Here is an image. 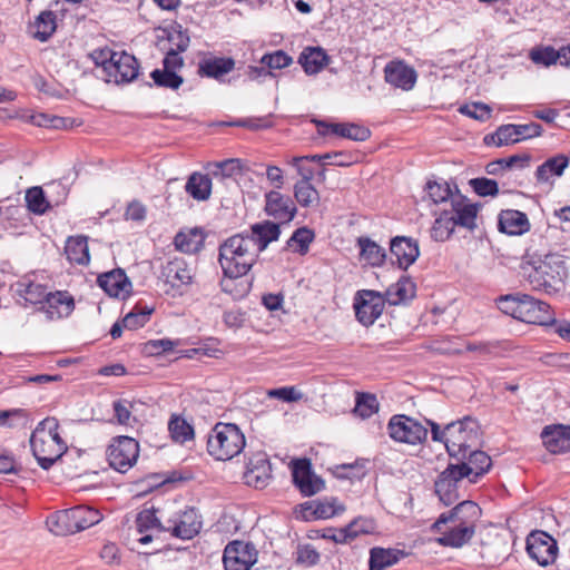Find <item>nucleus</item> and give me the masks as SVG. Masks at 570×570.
Here are the masks:
<instances>
[{"label":"nucleus","instance_id":"obj_1","mask_svg":"<svg viewBox=\"0 0 570 570\" xmlns=\"http://www.w3.org/2000/svg\"><path fill=\"white\" fill-rule=\"evenodd\" d=\"M521 274L532 289L549 295L562 291L568 276L566 262L559 254H547L543 258L523 262Z\"/></svg>","mask_w":570,"mask_h":570},{"label":"nucleus","instance_id":"obj_2","mask_svg":"<svg viewBox=\"0 0 570 570\" xmlns=\"http://www.w3.org/2000/svg\"><path fill=\"white\" fill-rule=\"evenodd\" d=\"M256 243L246 234H236L219 246L218 262L226 277L245 276L259 256Z\"/></svg>","mask_w":570,"mask_h":570},{"label":"nucleus","instance_id":"obj_3","mask_svg":"<svg viewBox=\"0 0 570 570\" xmlns=\"http://www.w3.org/2000/svg\"><path fill=\"white\" fill-rule=\"evenodd\" d=\"M30 446L39 465L48 470L66 451L56 419L41 421L30 436Z\"/></svg>","mask_w":570,"mask_h":570},{"label":"nucleus","instance_id":"obj_4","mask_svg":"<svg viewBox=\"0 0 570 570\" xmlns=\"http://www.w3.org/2000/svg\"><path fill=\"white\" fill-rule=\"evenodd\" d=\"M101 520L100 511L87 505H77L56 512L47 519V525L52 533L67 535L86 530Z\"/></svg>","mask_w":570,"mask_h":570},{"label":"nucleus","instance_id":"obj_5","mask_svg":"<svg viewBox=\"0 0 570 570\" xmlns=\"http://www.w3.org/2000/svg\"><path fill=\"white\" fill-rule=\"evenodd\" d=\"M245 435L234 423H217L207 440L208 453L216 460L227 461L245 448Z\"/></svg>","mask_w":570,"mask_h":570},{"label":"nucleus","instance_id":"obj_6","mask_svg":"<svg viewBox=\"0 0 570 570\" xmlns=\"http://www.w3.org/2000/svg\"><path fill=\"white\" fill-rule=\"evenodd\" d=\"M448 453L451 458L465 460L466 452L480 441V426L475 419L465 416L445 425Z\"/></svg>","mask_w":570,"mask_h":570},{"label":"nucleus","instance_id":"obj_7","mask_svg":"<svg viewBox=\"0 0 570 570\" xmlns=\"http://www.w3.org/2000/svg\"><path fill=\"white\" fill-rule=\"evenodd\" d=\"M390 438L399 443L416 445L428 438V429L417 420L404 414L393 415L387 423Z\"/></svg>","mask_w":570,"mask_h":570},{"label":"nucleus","instance_id":"obj_8","mask_svg":"<svg viewBox=\"0 0 570 570\" xmlns=\"http://www.w3.org/2000/svg\"><path fill=\"white\" fill-rule=\"evenodd\" d=\"M109 465L120 472H127L137 461L139 455L138 442L129 436L115 438L107 449Z\"/></svg>","mask_w":570,"mask_h":570},{"label":"nucleus","instance_id":"obj_9","mask_svg":"<svg viewBox=\"0 0 570 570\" xmlns=\"http://www.w3.org/2000/svg\"><path fill=\"white\" fill-rule=\"evenodd\" d=\"M202 529V518L195 508H185L168 514L165 530L171 535L189 540L194 538Z\"/></svg>","mask_w":570,"mask_h":570},{"label":"nucleus","instance_id":"obj_10","mask_svg":"<svg viewBox=\"0 0 570 570\" xmlns=\"http://www.w3.org/2000/svg\"><path fill=\"white\" fill-rule=\"evenodd\" d=\"M481 515V508L475 502L469 500L462 501L449 512L442 513L433 523L432 530L441 531V527L449 522L475 530Z\"/></svg>","mask_w":570,"mask_h":570},{"label":"nucleus","instance_id":"obj_11","mask_svg":"<svg viewBox=\"0 0 570 570\" xmlns=\"http://www.w3.org/2000/svg\"><path fill=\"white\" fill-rule=\"evenodd\" d=\"M527 552L538 564L547 567L557 559V541L544 531H533L527 538Z\"/></svg>","mask_w":570,"mask_h":570},{"label":"nucleus","instance_id":"obj_12","mask_svg":"<svg viewBox=\"0 0 570 570\" xmlns=\"http://www.w3.org/2000/svg\"><path fill=\"white\" fill-rule=\"evenodd\" d=\"M469 471L465 466L449 464L435 481V493L444 505H451L459 499L458 483Z\"/></svg>","mask_w":570,"mask_h":570},{"label":"nucleus","instance_id":"obj_13","mask_svg":"<svg viewBox=\"0 0 570 570\" xmlns=\"http://www.w3.org/2000/svg\"><path fill=\"white\" fill-rule=\"evenodd\" d=\"M194 277V267L178 257L168 261L160 271V278L165 285L179 293H183V289L193 283Z\"/></svg>","mask_w":570,"mask_h":570},{"label":"nucleus","instance_id":"obj_14","mask_svg":"<svg viewBox=\"0 0 570 570\" xmlns=\"http://www.w3.org/2000/svg\"><path fill=\"white\" fill-rule=\"evenodd\" d=\"M257 560L254 544L233 541L224 550L223 562L226 570H249Z\"/></svg>","mask_w":570,"mask_h":570},{"label":"nucleus","instance_id":"obj_15","mask_svg":"<svg viewBox=\"0 0 570 570\" xmlns=\"http://www.w3.org/2000/svg\"><path fill=\"white\" fill-rule=\"evenodd\" d=\"M519 306V321L538 325H549L554 322L550 305L543 301L522 294Z\"/></svg>","mask_w":570,"mask_h":570},{"label":"nucleus","instance_id":"obj_16","mask_svg":"<svg viewBox=\"0 0 570 570\" xmlns=\"http://www.w3.org/2000/svg\"><path fill=\"white\" fill-rule=\"evenodd\" d=\"M272 479V466L267 454L257 452L248 461L246 472L244 473L245 483L256 489H264Z\"/></svg>","mask_w":570,"mask_h":570},{"label":"nucleus","instance_id":"obj_17","mask_svg":"<svg viewBox=\"0 0 570 570\" xmlns=\"http://www.w3.org/2000/svg\"><path fill=\"white\" fill-rule=\"evenodd\" d=\"M293 481L304 497H312L321 492L325 483L316 475L306 460L295 462L293 468Z\"/></svg>","mask_w":570,"mask_h":570},{"label":"nucleus","instance_id":"obj_18","mask_svg":"<svg viewBox=\"0 0 570 570\" xmlns=\"http://www.w3.org/2000/svg\"><path fill=\"white\" fill-rule=\"evenodd\" d=\"M265 212L279 223H289L295 217L297 208L288 196L271 190L265 195Z\"/></svg>","mask_w":570,"mask_h":570},{"label":"nucleus","instance_id":"obj_19","mask_svg":"<svg viewBox=\"0 0 570 570\" xmlns=\"http://www.w3.org/2000/svg\"><path fill=\"white\" fill-rule=\"evenodd\" d=\"M384 78L387 83L402 90H411L417 78L414 68L402 60L390 61L384 68Z\"/></svg>","mask_w":570,"mask_h":570},{"label":"nucleus","instance_id":"obj_20","mask_svg":"<svg viewBox=\"0 0 570 570\" xmlns=\"http://www.w3.org/2000/svg\"><path fill=\"white\" fill-rule=\"evenodd\" d=\"M383 296L374 291H358V323L368 326L382 314Z\"/></svg>","mask_w":570,"mask_h":570},{"label":"nucleus","instance_id":"obj_21","mask_svg":"<svg viewBox=\"0 0 570 570\" xmlns=\"http://www.w3.org/2000/svg\"><path fill=\"white\" fill-rule=\"evenodd\" d=\"M139 72L137 59L125 51L117 52L112 62V67L108 71V81L116 83L130 82L135 80Z\"/></svg>","mask_w":570,"mask_h":570},{"label":"nucleus","instance_id":"obj_22","mask_svg":"<svg viewBox=\"0 0 570 570\" xmlns=\"http://www.w3.org/2000/svg\"><path fill=\"white\" fill-rule=\"evenodd\" d=\"M390 250L395 257L400 268L407 269L420 256L419 244L415 239L406 236H396L391 239Z\"/></svg>","mask_w":570,"mask_h":570},{"label":"nucleus","instance_id":"obj_23","mask_svg":"<svg viewBox=\"0 0 570 570\" xmlns=\"http://www.w3.org/2000/svg\"><path fill=\"white\" fill-rule=\"evenodd\" d=\"M11 289L16 296L24 301V304L31 305L43 304L48 295L47 286L30 276H23L17 281L11 285Z\"/></svg>","mask_w":570,"mask_h":570},{"label":"nucleus","instance_id":"obj_24","mask_svg":"<svg viewBox=\"0 0 570 570\" xmlns=\"http://www.w3.org/2000/svg\"><path fill=\"white\" fill-rule=\"evenodd\" d=\"M97 283L111 297L125 298L131 289V283L119 268L98 276Z\"/></svg>","mask_w":570,"mask_h":570},{"label":"nucleus","instance_id":"obj_25","mask_svg":"<svg viewBox=\"0 0 570 570\" xmlns=\"http://www.w3.org/2000/svg\"><path fill=\"white\" fill-rule=\"evenodd\" d=\"M544 446L551 453L570 451V428L563 425L546 426L541 433Z\"/></svg>","mask_w":570,"mask_h":570},{"label":"nucleus","instance_id":"obj_26","mask_svg":"<svg viewBox=\"0 0 570 570\" xmlns=\"http://www.w3.org/2000/svg\"><path fill=\"white\" fill-rule=\"evenodd\" d=\"M154 507L142 509L136 517L137 531L141 534L138 539L140 544H147L153 541V535L147 533L150 530L159 532L166 531V521L161 522L157 515Z\"/></svg>","mask_w":570,"mask_h":570},{"label":"nucleus","instance_id":"obj_27","mask_svg":"<svg viewBox=\"0 0 570 570\" xmlns=\"http://www.w3.org/2000/svg\"><path fill=\"white\" fill-rule=\"evenodd\" d=\"M235 68L230 57H206L198 65V73L203 77L219 79Z\"/></svg>","mask_w":570,"mask_h":570},{"label":"nucleus","instance_id":"obj_28","mask_svg":"<svg viewBox=\"0 0 570 570\" xmlns=\"http://www.w3.org/2000/svg\"><path fill=\"white\" fill-rule=\"evenodd\" d=\"M465 460H468V462L461 460L462 462L455 465L466 468L469 472L465 478H469L471 483H475L478 478L487 473L492 465L491 458L480 450L468 451Z\"/></svg>","mask_w":570,"mask_h":570},{"label":"nucleus","instance_id":"obj_29","mask_svg":"<svg viewBox=\"0 0 570 570\" xmlns=\"http://www.w3.org/2000/svg\"><path fill=\"white\" fill-rule=\"evenodd\" d=\"M530 223L527 215L514 209L502 210L499 216V229L508 235H521L528 232Z\"/></svg>","mask_w":570,"mask_h":570},{"label":"nucleus","instance_id":"obj_30","mask_svg":"<svg viewBox=\"0 0 570 570\" xmlns=\"http://www.w3.org/2000/svg\"><path fill=\"white\" fill-rule=\"evenodd\" d=\"M43 304V308H46L50 318L68 316L75 307L73 298L67 292L60 291L48 292Z\"/></svg>","mask_w":570,"mask_h":570},{"label":"nucleus","instance_id":"obj_31","mask_svg":"<svg viewBox=\"0 0 570 570\" xmlns=\"http://www.w3.org/2000/svg\"><path fill=\"white\" fill-rule=\"evenodd\" d=\"M569 165V157L559 154L554 157L547 159L535 170V178L539 184L552 185L553 177H560Z\"/></svg>","mask_w":570,"mask_h":570},{"label":"nucleus","instance_id":"obj_32","mask_svg":"<svg viewBox=\"0 0 570 570\" xmlns=\"http://www.w3.org/2000/svg\"><path fill=\"white\" fill-rule=\"evenodd\" d=\"M330 57L321 47H306L298 57V62L307 75H316L328 65Z\"/></svg>","mask_w":570,"mask_h":570},{"label":"nucleus","instance_id":"obj_33","mask_svg":"<svg viewBox=\"0 0 570 570\" xmlns=\"http://www.w3.org/2000/svg\"><path fill=\"white\" fill-rule=\"evenodd\" d=\"M452 209L449 212L454 218L455 226H462L469 229L475 227L476 207L472 204H464V198L456 190V198L452 199Z\"/></svg>","mask_w":570,"mask_h":570},{"label":"nucleus","instance_id":"obj_34","mask_svg":"<svg viewBox=\"0 0 570 570\" xmlns=\"http://www.w3.org/2000/svg\"><path fill=\"white\" fill-rule=\"evenodd\" d=\"M250 229L252 233L246 235L256 243L259 253H262L269 243L277 240L281 235L279 224L269 220L255 224Z\"/></svg>","mask_w":570,"mask_h":570},{"label":"nucleus","instance_id":"obj_35","mask_svg":"<svg viewBox=\"0 0 570 570\" xmlns=\"http://www.w3.org/2000/svg\"><path fill=\"white\" fill-rule=\"evenodd\" d=\"M386 258L385 249L368 237H358V261L368 266L383 265Z\"/></svg>","mask_w":570,"mask_h":570},{"label":"nucleus","instance_id":"obj_36","mask_svg":"<svg viewBox=\"0 0 570 570\" xmlns=\"http://www.w3.org/2000/svg\"><path fill=\"white\" fill-rule=\"evenodd\" d=\"M56 28V14L50 10H45L39 13L30 26V32L35 39L45 42L53 35Z\"/></svg>","mask_w":570,"mask_h":570},{"label":"nucleus","instance_id":"obj_37","mask_svg":"<svg viewBox=\"0 0 570 570\" xmlns=\"http://www.w3.org/2000/svg\"><path fill=\"white\" fill-rule=\"evenodd\" d=\"M65 254L69 262L87 265L90 261L87 237L70 236L66 242Z\"/></svg>","mask_w":570,"mask_h":570},{"label":"nucleus","instance_id":"obj_38","mask_svg":"<svg viewBox=\"0 0 570 570\" xmlns=\"http://www.w3.org/2000/svg\"><path fill=\"white\" fill-rule=\"evenodd\" d=\"M185 190L198 202L207 200L212 194V178L208 175L194 173L189 176Z\"/></svg>","mask_w":570,"mask_h":570},{"label":"nucleus","instance_id":"obj_39","mask_svg":"<svg viewBox=\"0 0 570 570\" xmlns=\"http://www.w3.org/2000/svg\"><path fill=\"white\" fill-rule=\"evenodd\" d=\"M474 533L475 530L473 528L453 524L450 530L444 531L443 534L436 539V542L443 547L460 548L468 543Z\"/></svg>","mask_w":570,"mask_h":570},{"label":"nucleus","instance_id":"obj_40","mask_svg":"<svg viewBox=\"0 0 570 570\" xmlns=\"http://www.w3.org/2000/svg\"><path fill=\"white\" fill-rule=\"evenodd\" d=\"M404 556L405 553L397 549L373 548L370 556V570H384Z\"/></svg>","mask_w":570,"mask_h":570},{"label":"nucleus","instance_id":"obj_41","mask_svg":"<svg viewBox=\"0 0 570 570\" xmlns=\"http://www.w3.org/2000/svg\"><path fill=\"white\" fill-rule=\"evenodd\" d=\"M302 518L306 521L312 519H328L337 513L334 503L328 501H308L301 504Z\"/></svg>","mask_w":570,"mask_h":570},{"label":"nucleus","instance_id":"obj_42","mask_svg":"<svg viewBox=\"0 0 570 570\" xmlns=\"http://www.w3.org/2000/svg\"><path fill=\"white\" fill-rule=\"evenodd\" d=\"M415 291L414 282L407 277H402L387 289L389 301L393 305L407 302L415 296Z\"/></svg>","mask_w":570,"mask_h":570},{"label":"nucleus","instance_id":"obj_43","mask_svg":"<svg viewBox=\"0 0 570 570\" xmlns=\"http://www.w3.org/2000/svg\"><path fill=\"white\" fill-rule=\"evenodd\" d=\"M204 237L197 229L179 232L174 239L176 248L183 253L193 254L203 247Z\"/></svg>","mask_w":570,"mask_h":570},{"label":"nucleus","instance_id":"obj_44","mask_svg":"<svg viewBox=\"0 0 570 570\" xmlns=\"http://www.w3.org/2000/svg\"><path fill=\"white\" fill-rule=\"evenodd\" d=\"M294 197L302 207L318 206L321 200L317 189L306 180H298L294 185Z\"/></svg>","mask_w":570,"mask_h":570},{"label":"nucleus","instance_id":"obj_45","mask_svg":"<svg viewBox=\"0 0 570 570\" xmlns=\"http://www.w3.org/2000/svg\"><path fill=\"white\" fill-rule=\"evenodd\" d=\"M429 198L434 204H442L456 198V194L453 193L450 185L445 180H429L425 186Z\"/></svg>","mask_w":570,"mask_h":570},{"label":"nucleus","instance_id":"obj_46","mask_svg":"<svg viewBox=\"0 0 570 570\" xmlns=\"http://www.w3.org/2000/svg\"><path fill=\"white\" fill-rule=\"evenodd\" d=\"M314 232L307 227L297 228L286 243L288 249L302 255L306 254L309 244L314 240Z\"/></svg>","mask_w":570,"mask_h":570},{"label":"nucleus","instance_id":"obj_47","mask_svg":"<svg viewBox=\"0 0 570 570\" xmlns=\"http://www.w3.org/2000/svg\"><path fill=\"white\" fill-rule=\"evenodd\" d=\"M454 218L451 217L449 210H444L435 219L431 228V237L436 242H444L454 232Z\"/></svg>","mask_w":570,"mask_h":570},{"label":"nucleus","instance_id":"obj_48","mask_svg":"<svg viewBox=\"0 0 570 570\" xmlns=\"http://www.w3.org/2000/svg\"><path fill=\"white\" fill-rule=\"evenodd\" d=\"M317 132L322 136H337L342 138H350L356 140V135L353 134L355 126L353 124H335L326 122L323 120H314Z\"/></svg>","mask_w":570,"mask_h":570},{"label":"nucleus","instance_id":"obj_49","mask_svg":"<svg viewBox=\"0 0 570 570\" xmlns=\"http://www.w3.org/2000/svg\"><path fill=\"white\" fill-rule=\"evenodd\" d=\"M24 200L28 210L36 215H43L50 208V203L47 200L42 188L39 186L28 188Z\"/></svg>","mask_w":570,"mask_h":570},{"label":"nucleus","instance_id":"obj_50","mask_svg":"<svg viewBox=\"0 0 570 570\" xmlns=\"http://www.w3.org/2000/svg\"><path fill=\"white\" fill-rule=\"evenodd\" d=\"M168 430L174 441L185 443L194 438L193 426L183 417L174 415L169 423Z\"/></svg>","mask_w":570,"mask_h":570},{"label":"nucleus","instance_id":"obj_51","mask_svg":"<svg viewBox=\"0 0 570 570\" xmlns=\"http://www.w3.org/2000/svg\"><path fill=\"white\" fill-rule=\"evenodd\" d=\"M154 308L148 306H136L122 320L124 327L127 330H137L142 327L150 318Z\"/></svg>","mask_w":570,"mask_h":570},{"label":"nucleus","instance_id":"obj_52","mask_svg":"<svg viewBox=\"0 0 570 570\" xmlns=\"http://www.w3.org/2000/svg\"><path fill=\"white\" fill-rule=\"evenodd\" d=\"M380 402L376 394L358 392V417L368 419L380 411Z\"/></svg>","mask_w":570,"mask_h":570},{"label":"nucleus","instance_id":"obj_53","mask_svg":"<svg viewBox=\"0 0 570 570\" xmlns=\"http://www.w3.org/2000/svg\"><path fill=\"white\" fill-rule=\"evenodd\" d=\"M155 85L158 87L178 89L183 83V78L174 70L156 69L150 73Z\"/></svg>","mask_w":570,"mask_h":570},{"label":"nucleus","instance_id":"obj_54","mask_svg":"<svg viewBox=\"0 0 570 570\" xmlns=\"http://www.w3.org/2000/svg\"><path fill=\"white\" fill-rule=\"evenodd\" d=\"M561 57V49L557 51L552 47L534 48L530 51L531 60L537 65L550 66Z\"/></svg>","mask_w":570,"mask_h":570},{"label":"nucleus","instance_id":"obj_55","mask_svg":"<svg viewBox=\"0 0 570 570\" xmlns=\"http://www.w3.org/2000/svg\"><path fill=\"white\" fill-rule=\"evenodd\" d=\"M522 299V294H509L501 296L498 299V307L501 312H503L507 315L512 316L513 318H519V308Z\"/></svg>","mask_w":570,"mask_h":570},{"label":"nucleus","instance_id":"obj_56","mask_svg":"<svg viewBox=\"0 0 570 570\" xmlns=\"http://www.w3.org/2000/svg\"><path fill=\"white\" fill-rule=\"evenodd\" d=\"M292 62V57L282 50L264 55L261 59V63L266 66L268 69H282L288 67Z\"/></svg>","mask_w":570,"mask_h":570},{"label":"nucleus","instance_id":"obj_57","mask_svg":"<svg viewBox=\"0 0 570 570\" xmlns=\"http://www.w3.org/2000/svg\"><path fill=\"white\" fill-rule=\"evenodd\" d=\"M355 523L356 520H352L346 528L326 529L323 533V538L331 539L336 543H346L348 540L356 537V532L352 530Z\"/></svg>","mask_w":570,"mask_h":570},{"label":"nucleus","instance_id":"obj_58","mask_svg":"<svg viewBox=\"0 0 570 570\" xmlns=\"http://www.w3.org/2000/svg\"><path fill=\"white\" fill-rule=\"evenodd\" d=\"M459 111L470 118L484 121L491 116V108L482 102L461 106Z\"/></svg>","mask_w":570,"mask_h":570},{"label":"nucleus","instance_id":"obj_59","mask_svg":"<svg viewBox=\"0 0 570 570\" xmlns=\"http://www.w3.org/2000/svg\"><path fill=\"white\" fill-rule=\"evenodd\" d=\"M473 190L482 197L495 196L499 193L498 183L488 178H473L470 180Z\"/></svg>","mask_w":570,"mask_h":570},{"label":"nucleus","instance_id":"obj_60","mask_svg":"<svg viewBox=\"0 0 570 570\" xmlns=\"http://www.w3.org/2000/svg\"><path fill=\"white\" fill-rule=\"evenodd\" d=\"M497 146L509 145L513 142H518L519 138L517 135L515 125H504L501 126L495 134L491 137Z\"/></svg>","mask_w":570,"mask_h":570},{"label":"nucleus","instance_id":"obj_61","mask_svg":"<svg viewBox=\"0 0 570 570\" xmlns=\"http://www.w3.org/2000/svg\"><path fill=\"white\" fill-rule=\"evenodd\" d=\"M267 396L284 402H297L303 397V394L295 386H284L268 390Z\"/></svg>","mask_w":570,"mask_h":570},{"label":"nucleus","instance_id":"obj_62","mask_svg":"<svg viewBox=\"0 0 570 570\" xmlns=\"http://www.w3.org/2000/svg\"><path fill=\"white\" fill-rule=\"evenodd\" d=\"M116 51H112L109 48L96 49L90 53L91 59L97 66H101L104 71L108 73L110 67H112L114 59L116 57Z\"/></svg>","mask_w":570,"mask_h":570},{"label":"nucleus","instance_id":"obj_63","mask_svg":"<svg viewBox=\"0 0 570 570\" xmlns=\"http://www.w3.org/2000/svg\"><path fill=\"white\" fill-rule=\"evenodd\" d=\"M215 169L212 171V175L216 178H225L230 177L233 174L239 169V160L238 159H227L220 163H216Z\"/></svg>","mask_w":570,"mask_h":570},{"label":"nucleus","instance_id":"obj_64","mask_svg":"<svg viewBox=\"0 0 570 570\" xmlns=\"http://www.w3.org/2000/svg\"><path fill=\"white\" fill-rule=\"evenodd\" d=\"M320 561V553L312 546L306 544L297 551V562L305 566H314Z\"/></svg>","mask_w":570,"mask_h":570}]
</instances>
